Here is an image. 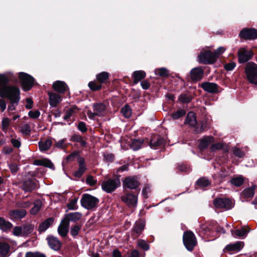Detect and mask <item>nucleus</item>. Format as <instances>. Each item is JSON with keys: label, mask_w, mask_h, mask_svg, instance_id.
Masks as SVG:
<instances>
[{"label": "nucleus", "mask_w": 257, "mask_h": 257, "mask_svg": "<svg viewBox=\"0 0 257 257\" xmlns=\"http://www.w3.org/2000/svg\"><path fill=\"white\" fill-rule=\"evenodd\" d=\"M49 246L54 249L58 250L60 248L61 243L57 238L53 236H49L47 238Z\"/></svg>", "instance_id": "obj_22"}, {"label": "nucleus", "mask_w": 257, "mask_h": 257, "mask_svg": "<svg viewBox=\"0 0 257 257\" xmlns=\"http://www.w3.org/2000/svg\"><path fill=\"white\" fill-rule=\"evenodd\" d=\"M109 74L106 72H102L96 75V80L98 83H104L108 78Z\"/></svg>", "instance_id": "obj_36"}, {"label": "nucleus", "mask_w": 257, "mask_h": 257, "mask_svg": "<svg viewBox=\"0 0 257 257\" xmlns=\"http://www.w3.org/2000/svg\"><path fill=\"white\" fill-rule=\"evenodd\" d=\"M179 100L183 103H188L190 101L191 98L187 95L183 94L180 95Z\"/></svg>", "instance_id": "obj_59"}, {"label": "nucleus", "mask_w": 257, "mask_h": 257, "mask_svg": "<svg viewBox=\"0 0 257 257\" xmlns=\"http://www.w3.org/2000/svg\"><path fill=\"white\" fill-rule=\"evenodd\" d=\"M243 246V243L242 241H237L234 243L228 244L224 249V251H238Z\"/></svg>", "instance_id": "obj_18"}, {"label": "nucleus", "mask_w": 257, "mask_h": 257, "mask_svg": "<svg viewBox=\"0 0 257 257\" xmlns=\"http://www.w3.org/2000/svg\"><path fill=\"white\" fill-rule=\"evenodd\" d=\"M29 116L32 118H37L40 115V112L38 110L30 111L28 113Z\"/></svg>", "instance_id": "obj_60"}, {"label": "nucleus", "mask_w": 257, "mask_h": 257, "mask_svg": "<svg viewBox=\"0 0 257 257\" xmlns=\"http://www.w3.org/2000/svg\"><path fill=\"white\" fill-rule=\"evenodd\" d=\"M53 88L56 91L62 93L67 89L66 84L61 81H56L53 84Z\"/></svg>", "instance_id": "obj_21"}, {"label": "nucleus", "mask_w": 257, "mask_h": 257, "mask_svg": "<svg viewBox=\"0 0 257 257\" xmlns=\"http://www.w3.org/2000/svg\"><path fill=\"white\" fill-rule=\"evenodd\" d=\"M81 216L82 215L81 213L76 212L66 214L64 219L68 220V222H69L70 221L75 222L79 220Z\"/></svg>", "instance_id": "obj_27"}, {"label": "nucleus", "mask_w": 257, "mask_h": 257, "mask_svg": "<svg viewBox=\"0 0 257 257\" xmlns=\"http://www.w3.org/2000/svg\"><path fill=\"white\" fill-rule=\"evenodd\" d=\"M233 154L236 157H238L239 158L242 157L244 155V153L242 151H241L239 148H238L237 147H234L233 148Z\"/></svg>", "instance_id": "obj_58"}, {"label": "nucleus", "mask_w": 257, "mask_h": 257, "mask_svg": "<svg viewBox=\"0 0 257 257\" xmlns=\"http://www.w3.org/2000/svg\"><path fill=\"white\" fill-rule=\"evenodd\" d=\"M244 181V179L241 176H237L231 179V183L235 186H240Z\"/></svg>", "instance_id": "obj_39"}, {"label": "nucleus", "mask_w": 257, "mask_h": 257, "mask_svg": "<svg viewBox=\"0 0 257 257\" xmlns=\"http://www.w3.org/2000/svg\"><path fill=\"white\" fill-rule=\"evenodd\" d=\"M25 257H46L44 254L35 252H29L26 253Z\"/></svg>", "instance_id": "obj_56"}, {"label": "nucleus", "mask_w": 257, "mask_h": 257, "mask_svg": "<svg viewBox=\"0 0 257 257\" xmlns=\"http://www.w3.org/2000/svg\"><path fill=\"white\" fill-rule=\"evenodd\" d=\"M12 227V224L4 219L0 218V228L3 231H6Z\"/></svg>", "instance_id": "obj_37"}, {"label": "nucleus", "mask_w": 257, "mask_h": 257, "mask_svg": "<svg viewBox=\"0 0 257 257\" xmlns=\"http://www.w3.org/2000/svg\"><path fill=\"white\" fill-rule=\"evenodd\" d=\"M211 149L213 151L218 150H222L224 152H227L229 151V148L226 144L223 143H217L213 144L211 146Z\"/></svg>", "instance_id": "obj_34"}, {"label": "nucleus", "mask_w": 257, "mask_h": 257, "mask_svg": "<svg viewBox=\"0 0 257 257\" xmlns=\"http://www.w3.org/2000/svg\"><path fill=\"white\" fill-rule=\"evenodd\" d=\"M78 158L82 157L80 156L79 152L75 151L68 156L66 158V160L68 161H74L75 159H77V161L78 162Z\"/></svg>", "instance_id": "obj_46"}, {"label": "nucleus", "mask_w": 257, "mask_h": 257, "mask_svg": "<svg viewBox=\"0 0 257 257\" xmlns=\"http://www.w3.org/2000/svg\"><path fill=\"white\" fill-rule=\"evenodd\" d=\"M42 206V202L38 200L34 203V207L31 209L30 212L32 214H36L40 210Z\"/></svg>", "instance_id": "obj_40"}, {"label": "nucleus", "mask_w": 257, "mask_h": 257, "mask_svg": "<svg viewBox=\"0 0 257 257\" xmlns=\"http://www.w3.org/2000/svg\"><path fill=\"white\" fill-rule=\"evenodd\" d=\"M121 200L129 207H136L138 202V196L132 193H127L121 196Z\"/></svg>", "instance_id": "obj_10"}, {"label": "nucleus", "mask_w": 257, "mask_h": 257, "mask_svg": "<svg viewBox=\"0 0 257 257\" xmlns=\"http://www.w3.org/2000/svg\"><path fill=\"white\" fill-rule=\"evenodd\" d=\"M138 245L145 250H148L149 249V246L144 240H139L138 241Z\"/></svg>", "instance_id": "obj_55"}, {"label": "nucleus", "mask_w": 257, "mask_h": 257, "mask_svg": "<svg viewBox=\"0 0 257 257\" xmlns=\"http://www.w3.org/2000/svg\"><path fill=\"white\" fill-rule=\"evenodd\" d=\"M164 143V140L159 137L154 138L150 142V147L152 149H155L157 147L163 145Z\"/></svg>", "instance_id": "obj_30"}, {"label": "nucleus", "mask_w": 257, "mask_h": 257, "mask_svg": "<svg viewBox=\"0 0 257 257\" xmlns=\"http://www.w3.org/2000/svg\"><path fill=\"white\" fill-rule=\"evenodd\" d=\"M13 233L15 235H23L22 227H15L13 230Z\"/></svg>", "instance_id": "obj_63"}, {"label": "nucleus", "mask_w": 257, "mask_h": 257, "mask_svg": "<svg viewBox=\"0 0 257 257\" xmlns=\"http://www.w3.org/2000/svg\"><path fill=\"white\" fill-rule=\"evenodd\" d=\"M183 242L186 248L191 251L196 244V239L194 234L191 231L184 232Z\"/></svg>", "instance_id": "obj_6"}, {"label": "nucleus", "mask_w": 257, "mask_h": 257, "mask_svg": "<svg viewBox=\"0 0 257 257\" xmlns=\"http://www.w3.org/2000/svg\"><path fill=\"white\" fill-rule=\"evenodd\" d=\"M139 185L138 179L136 176L127 177L123 181V186L124 188L135 189Z\"/></svg>", "instance_id": "obj_9"}, {"label": "nucleus", "mask_w": 257, "mask_h": 257, "mask_svg": "<svg viewBox=\"0 0 257 257\" xmlns=\"http://www.w3.org/2000/svg\"><path fill=\"white\" fill-rule=\"evenodd\" d=\"M245 71L248 80L251 83L257 84V65L254 63H248Z\"/></svg>", "instance_id": "obj_2"}, {"label": "nucleus", "mask_w": 257, "mask_h": 257, "mask_svg": "<svg viewBox=\"0 0 257 257\" xmlns=\"http://www.w3.org/2000/svg\"><path fill=\"white\" fill-rule=\"evenodd\" d=\"M120 185L119 178L108 179L102 182V189L107 193H111Z\"/></svg>", "instance_id": "obj_3"}, {"label": "nucleus", "mask_w": 257, "mask_h": 257, "mask_svg": "<svg viewBox=\"0 0 257 257\" xmlns=\"http://www.w3.org/2000/svg\"><path fill=\"white\" fill-rule=\"evenodd\" d=\"M10 119L8 117H4L2 121V130L6 132L10 125Z\"/></svg>", "instance_id": "obj_47"}, {"label": "nucleus", "mask_w": 257, "mask_h": 257, "mask_svg": "<svg viewBox=\"0 0 257 257\" xmlns=\"http://www.w3.org/2000/svg\"><path fill=\"white\" fill-rule=\"evenodd\" d=\"M96 180L91 176H89L86 178V182L90 185H94L96 183Z\"/></svg>", "instance_id": "obj_64"}, {"label": "nucleus", "mask_w": 257, "mask_h": 257, "mask_svg": "<svg viewBox=\"0 0 257 257\" xmlns=\"http://www.w3.org/2000/svg\"><path fill=\"white\" fill-rule=\"evenodd\" d=\"M54 222V219L53 218H49L46 219L45 221L42 223L39 227V230L40 232L45 231L48 229L50 225H51Z\"/></svg>", "instance_id": "obj_31"}, {"label": "nucleus", "mask_w": 257, "mask_h": 257, "mask_svg": "<svg viewBox=\"0 0 257 257\" xmlns=\"http://www.w3.org/2000/svg\"><path fill=\"white\" fill-rule=\"evenodd\" d=\"M31 127L29 124H24L21 128V132L25 135H29L31 132Z\"/></svg>", "instance_id": "obj_53"}, {"label": "nucleus", "mask_w": 257, "mask_h": 257, "mask_svg": "<svg viewBox=\"0 0 257 257\" xmlns=\"http://www.w3.org/2000/svg\"><path fill=\"white\" fill-rule=\"evenodd\" d=\"M17 79L11 72L0 74V96L6 97L11 102H19L20 99V89L14 85H8L9 82H17Z\"/></svg>", "instance_id": "obj_1"}, {"label": "nucleus", "mask_w": 257, "mask_h": 257, "mask_svg": "<svg viewBox=\"0 0 257 257\" xmlns=\"http://www.w3.org/2000/svg\"><path fill=\"white\" fill-rule=\"evenodd\" d=\"M185 123L190 126H195L197 124V120L196 115L194 112H190L188 113Z\"/></svg>", "instance_id": "obj_29"}, {"label": "nucleus", "mask_w": 257, "mask_h": 257, "mask_svg": "<svg viewBox=\"0 0 257 257\" xmlns=\"http://www.w3.org/2000/svg\"><path fill=\"white\" fill-rule=\"evenodd\" d=\"M198 58V61L203 64H211L216 61L215 56L210 51L201 52Z\"/></svg>", "instance_id": "obj_8"}, {"label": "nucleus", "mask_w": 257, "mask_h": 257, "mask_svg": "<svg viewBox=\"0 0 257 257\" xmlns=\"http://www.w3.org/2000/svg\"><path fill=\"white\" fill-rule=\"evenodd\" d=\"M253 53L251 51L246 50L244 48H240L238 51V61L243 63L248 61L252 56Z\"/></svg>", "instance_id": "obj_13"}, {"label": "nucleus", "mask_w": 257, "mask_h": 257, "mask_svg": "<svg viewBox=\"0 0 257 257\" xmlns=\"http://www.w3.org/2000/svg\"><path fill=\"white\" fill-rule=\"evenodd\" d=\"M69 226V222L63 219L58 228V233L63 237L66 236L68 232Z\"/></svg>", "instance_id": "obj_17"}, {"label": "nucleus", "mask_w": 257, "mask_h": 257, "mask_svg": "<svg viewBox=\"0 0 257 257\" xmlns=\"http://www.w3.org/2000/svg\"><path fill=\"white\" fill-rule=\"evenodd\" d=\"M35 188V184L31 180H26L23 183L22 188L25 191H31Z\"/></svg>", "instance_id": "obj_35"}, {"label": "nucleus", "mask_w": 257, "mask_h": 257, "mask_svg": "<svg viewBox=\"0 0 257 257\" xmlns=\"http://www.w3.org/2000/svg\"><path fill=\"white\" fill-rule=\"evenodd\" d=\"M213 204L218 208L229 209L232 207L231 200L226 198H216L214 200Z\"/></svg>", "instance_id": "obj_12"}, {"label": "nucleus", "mask_w": 257, "mask_h": 257, "mask_svg": "<svg viewBox=\"0 0 257 257\" xmlns=\"http://www.w3.org/2000/svg\"><path fill=\"white\" fill-rule=\"evenodd\" d=\"M235 63L233 62H231L224 65V67L227 71H231L235 67Z\"/></svg>", "instance_id": "obj_62"}, {"label": "nucleus", "mask_w": 257, "mask_h": 257, "mask_svg": "<svg viewBox=\"0 0 257 257\" xmlns=\"http://www.w3.org/2000/svg\"><path fill=\"white\" fill-rule=\"evenodd\" d=\"M53 140L55 141L54 146L56 148L61 149H65L66 148L67 144L66 143V139H63L58 141H56L53 139Z\"/></svg>", "instance_id": "obj_38"}, {"label": "nucleus", "mask_w": 257, "mask_h": 257, "mask_svg": "<svg viewBox=\"0 0 257 257\" xmlns=\"http://www.w3.org/2000/svg\"><path fill=\"white\" fill-rule=\"evenodd\" d=\"M225 51V48L223 47H220L215 50L213 54L215 56V60H216L218 56L222 54Z\"/></svg>", "instance_id": "obj_61"}, {"label": "nucleus", "mask_w": 257, "mask_h": 257, "mask_svg": "<svg viewBox=\"0 0 257 257\" xmlns=\"http://www.w3.org/2000/svg\"><path fill=\"white\" fill-rule=\"evenodd\" d=\"M106 109V106L101 103L94 104L93 105L94 112L88 111L87 115L88 117L92 119H94L95 116H102L104 114Z\"/></svg>", "instance_id": "obj_7"}, {"label": "nucleus", "mask_w": 257, "mask_h": 257, "mask_svg": "<svg viewBox=\"0 0 257 257\" xmlns=\"http://www.w3.org/2000/svg\"><path fill=\"white\" fill-rule=\"evenodd\" d=\"M10 249V246L7 243L0 242V257H6Z\"/></svg>", "instance_id": "obj_32"}, {"label": "nucleus", "mask_w": 257, "mask_h": 257, "mask_svg": "<svg viewBox=\"0 0 257 257\" xmlns=\"http://www.w3.org/2000/svg\"><path fill=\"white\" fill-rule=\"evenodd\" d=\"M248 231L246 228L243 227L240 229L231 230V233L232 236L235 238H243L245 237Z\"/></svg>", "instance_id": "obj_25"}, {"label": "nucleus", "mask_w": 257, "mask_h": 257, "mask_svg": "<svg viewBox=\"0 0 257 257\" xmlns=\"http://www.w3.org/2000/svg\"><path fill=\"white\" fill-rule=\"evenodd\" d=\"M23 235H27L31 233L34 229V226L32 225H26L22 227Z\"/></svg>", "instance_id": "obj_48"}, {"label": "nucleus", "mask_w": 257, "mask_h": 257, "mask_svg": "<svg viewBox=\"0 0 257 257\" xmlns=\"http://www.w3.org/2000/svg\"><path fill=\"white\" fill-rule=\"evenodd\" d=\"M186 114V111L183 109H180L172 114V117L174 119H177L184 116Z\"/></svg>", "instance_id": "obj_52"}, {"label": "nucleus", "mask_w": 257, "mask_h": 257, "mask_svg": "<svg viewBox=\"0 0 257 257\" xmlns=\"http://www.w3.org/2000/svg\"><path fill=\"white\" fill-rule=\"evenodd\" d=\"M26 214V211L24 209L15 210L12 211L10 215L15 219H21Z\"/></svg>", "instance_id": "obj_33"}, {"label": "nucleus", "mask_w": 257, "mask_h": 257, "mask_svg": "<svg viewBox=\"0 0 257 257\" xmlns=\"http://www.w3.org/2000/svg\"><path fill=\"white\" fill-rule=\"evenodd\" d=\"M67 207L69 210H76L77 207V200H72L67 205Z\"/></svg>", "instance_id": "obj_57"}, {"label": "nucleus", "mask_w": 257, "mask_h": 257, "mask_svg": "<svg viewBox=\"0 0 257 257\" xmlns=\"http://www.w3.org/2000/svg\"><path fill=\"white\" fill-rule=\"evenodd\" d=\"M49 103L51 107H54L61 101L62 97L58 94L54 92H49Z\"/></svg>", "instance_id": "obj_16"}, {"label": "nucleus", "mask_w": 257, "mask_h": 257, "mask_svg": "<svg viewBox=\"0 0 257 257\" xmlns=\"http://www.w3.org/2000/svg\"><path fill=\"white\" fill-rule=\"evenodd\" d=\"M145 227V223L144 222H136L134 228V231L138 234H140Z\"/></svg>", "instance_id": "obj_41"}, {"label": "nucleus", "mask_w": 257, "mask_h": 257, "mask_svg": "<svg viewBox=\"0 0 257 257\" xmlns=\"http://www.w3.org/2000/svg\"><path fill=\"white\" fill-rule=\"evenodd\" d=\"M88 86L89 88L92 90H98L101 88V84L95 81L90 82L88 84Z\"/></svg>", "instance_id": "obj_50"}, {"label": "nucleus", "mask_w": 257, "mask_h": 257, "mask_svg": "<svg viewBox=\"0 0 257 257\" xmlns=\"http://www.w3.org/2000/svg\"><path fill=\"white\" fill-rule=\"evenodd\" d=\"M81 228V226L75 225L71 228L70 233L72 236H75L78 235V232Z\"/></svg>", "instance_id": "obj_54"}, {"label": "nucleus", "mask_w": 257, "mask_h": 257, "mask_svg": "<svg viewBox=\"0 0 257 257\" xmlns=\"http://www.w3.org/2000/svg\"><path fill=\"white\" fill-rule=\"evenodd\" d=\"M255 189V186L252 185L244 189L240 194V198L242 199V201H244L248 198L253 197L254 195Z\"/></svg>", "instance_id": "obj_15"}, {"label": "nucleus", "mask_w": 257, "mask_h": 257, "mask_svg": "<svg viewBox=\"0 0 257 257\" xmlns=\"http://www.w3.org/2000/svg\"><path fill=\"white\" fill-rule=\"evenodd\" d=\"M121 112L125 118H129L132 115V110L128 105L124 106L121 110Z\"/></svg>", "instance_id": "obj_43"}, {"label": "nucleus", "mask_w": 257, "mask_h": 257, "mask_svg": "<svg viewBox=\"0 0 257 257\" xmlns=\"http://www.w3.org/2000/svg\"><path fill=\"white\" fill-rule=\"evenodd\" d=\"M197 185L201 187H206L209 185L210 182L209 181L205 178H202L199 179L197 182Z\"/></svg>", "instance_id": "obj_51"}, {"label": "nucleus", "mask_w": 257, "mask_h": 257, "mask_svg": "<svg viewBox=\"0 0 257 257\" xmlns=\"http://www.w3.org/2000/svg\"><path fill=\"white\" fill-rule=\"evenodd\" d=\"M19 78L21 81L23 88L25 91L30 90L34 84V79L31 75L24 73H19Z\"/></svg>", "instance_id": "obj_5"}, {"label": "nucleus", "mask_w": 257, "mask_h": 257, "mask_svg": "<svg viewBox=\"0 0 257 257\" xmlns=\"http://www.w3.org/2000/svg\"><path fill=\"white\" fill-rule=\"evenodd\" d=\"M19 102H11V104L9 105L8 108V111L9 115H13L15 112L14 110L16 109V107L18 105Z\"/></svg>", "instance_id": "obj_49"}, {"label": "nucleus", "mask_w": 257, "mask_h": 257, "mask_svg": "<svg viewBox=\"0 0 257 257\" xmlns=\"http://www.w3.org/2000/svg\"><path fill=\"white\" fill-rule=\"evenodd\" d=\"M53 139L50 138L44 141L39 142V147L40 151H45L48 150L52 145Z\"/></svg>", "instance_id": "obj_24"}, {"label": "nucleus", "mask_w": 257, "mask_h": 257, "mask_svg": "<svg viewBox=\"0 0 257 257\" xmlns=\"http://www.w3.org/2000/svg\"><path fill=\"white\" fill-rule=\"evenodd\" d=\"M98 202L97 198L89 194H84L81 200L82 206L87 209L95 207Z\"/></svg>", "instance_id": "obj_4"}, {"label": "nucleus", "mask_w": 257, "mask_h": 257, "mask_svg": "<svg viewBox=\"0 0 257 257\" xmlns=\"http://www.w3.org/2000/svg\"><path fill=\"white\" fill-rule=\"evenodd\" d=\"M202 88L209 93H216L218 92V86L216 83L211 82H204L201 84Z\"/></svg>", "instance_id": "obj_19"}, {"label": "nucleus", "mask_w": 257, "mask_h": 257, "mask_svg": "<svg viewBox=\"0 0 257 257\" xmlns=\"http://www.w3.org/2000/svg\"><path fill=\"white\" fill-rule=\"evenodd\" d=\"M203 70L200 67L192 69L190 73L191 80L194 81L200 80L203 77Z\"/></svg>", "instance_id": "obj_14"}, {"label": "nucleus", "mask_w": 257, "mask_h": 257, "mask_svg": "<svg viewBox=\"0 0 257 257\" xmlns=\"http://www.w3.org/2000/svg\"><path fill=\"white\" fill-rule=\"evenodd\" d=\"M143 141L142 140H134L132 141L131 148L134 151L139 150L142 146Z\"/></svg>", "instance_id": "obj_42"}, {"label": "nucleus", "mask_w": 257, "mask_h": 257, "mask_svg": "<svg viewBox=\"0 0 257 257\" xmlns=\"http://www.w3.org/2000/svg\"><path fill=\"white\" fill-rule=\"evenodd\" d=\"M214 142V138L211 136L205 137L200 140L199 147L200 150L206 149L211 143Z\"/></svg>", "instance_id": "obj_23"}, {"label": "nucleus", "mask_w": 257, "mask_h": 257, "mask_svg": "<svg viewBox=\"0 0 257 257\" xmlns=\"http://www.w3.org/2000/svg\"><path fill=\"white\" fill-rule=\"evenodd\" d=\"M34 164L37 166H43L51 169H54L53 164L48 159L35 160Z\"/></svg>", "instance_id": "obj_28"}, {"label": "nucleus", "mask_w": 257, "mask_h": 257, "mask_svg": "<svg viewBox=\"0 0 257 257\" xmlns=\"http://www.w3.org/2000/svg\"><path fill=\"white\" fill-rule=\"evenodd\" d=\"M132 76L134 79V83L137 84L140 81L145 77L146 73L142 70L136 71L133 73Z\"/></svg>", "instance_id": "obj_26"}, {"label": "nucleus", "mask_w": 257, "mask_h": 257, "mask_svg": "<svg viewBox=\"0 0 257 257\" xmlns=\"http://www.w3.org/2000/svg\"><path fill=\"white\" fill-rule=\"evenodd\" d=\"M241 39L245 40H253L257 38V30L254 29H243L239 34Z\"/></svg>", "instance_id": "obj_11"}, {"label": "nucleus", "mask_w": 257, "mask_h": 257, "mask_svg": "<svg viewBox=\"0 0 257 257\" xmlns=\"http://www.w3.org/2000/svg\"><path fill=\"white\" fill-rule=\"evenodd\" d=\"M155 73L156 75L163 77H167L169 75L168 71L165 68L156 69Z\"/></svg>", "instance_id": "obj_44"}, {"label": "nucleus", "mask_w": 257, "mask_h": 257, "mask_svg": "<svg viewBox=\"0 0 257 257\" xmlns=\"http://www.w3.org/2000/svg\"><path fill=\"white\" fill-rule=\"evenodd\" d=\"M78 164L79 169L74 173V175L76 177L80 178L86 170L84 159L83 158H78Z\"/></svg>", "instance_id": "obj_20"}, {"label": "nucleus", "mask_w": 257, "mask_h": 257, "mask_svg": "<svg viewBox=\"0 0 257 257\" xmlns=\"http://www.w3.org/2000/svg\"><path fill=\"white\" fill-rule=\"evenodd\" d=\"M78 111V108L77 107H72V108L69 109L66 112L65 115L64 116V119H67L70 116L75 113H76Z\"/></svg>", "instance_id": "obj_45"}]
</instances>
